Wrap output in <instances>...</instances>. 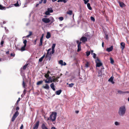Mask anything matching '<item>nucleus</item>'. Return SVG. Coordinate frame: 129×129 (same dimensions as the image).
Returning a JSON list of instances; mask_svg holds the SVG:
<instances>
[{
	"instance_id": "nucleus-20",
	"label": "nucleus",
	"mask_w": 129,
	"mask_h": 129,
	"mask_svg": "<svg viewBox=\"0 0 129 129\" xmlns=\"http://www.w3.org/2000/svg\"><path fill=\"white\" fill-rule=\"evenodd\" d=\"M50 87L53 90L55 91V90L53 83H52L50 84Z\"/></svg>"
},
{
	"instance_id": "nucleus-1",
	"label": "nucleus",
	"mask_w": 129,
	"mask_h": 129,
	"mask_svg": "<svg viewBox=\"0 0 129 129\" xmlns=\"http://www.w3.org/2000/svg\"><path fill=\"white\" fill-rule=\"evenodd\" d=\"M126 111L125 106H121L119 108L118 113L120 116H123L125 114Z\"/></svg>"
},
{
	"instance_id": "nucleus-57",
	"label": "nucleus",
	"mask_w": 129,
	"mask_h": 129,
	"mask_svg": "<svg viewBox=\"0 0 129 129\" xmlns=\"http://www.w3.org/2000/svg\"><path fill=\"white\" fill-rule=\"evenodd\" d=\"M32 32H31V31H29V35L30 36H31V35H32Z\"/></svg>"
},
{
	"instance_id": "nucleus-60",
	"label": "nucleus",
	"mask_w": 129,
	"mask_h": 129,
	"mask_svg": "<svg viewBox=\"0 0 129 129\" xmlns=\"http://www.w3.org/2000/svg\"><path fill=\"white\" fill-rule=\"evenodd\" d=\"M43 37H41L40 38V40L43 41Z\"/></svg>"
},
{
	"instance_id": "nucleus-58",
	"label": "nucleus",
	"mask_w": 129,
	"mask_h": 129,
	"mask_svg": "<svg viewBox=\"0 0 129 129\" xmlns=\"http://www.w3.org/2000/svg\"><path fill=\"white\" fill-rule=\"evenodd\" d=\"M19 108L18 107H17L16 108V109L17 110H18L19 109Z\"/></svg>"
},
{
	"instance_id": "nucleus-15",
	"label": "nucleus",
	"mask_w": 129,
	"mask_h": 129,
	"mask_svg": "<svg viewBox=\"0 0 129 129\" xmlns=\"http://www.w3.org/2000/svg\"><path fill=\"white\" fill-rule=\"evenodd\" d=\"M42 87L43 88L46 89H49L50 88L49 86L47 84H46L45 85H43Z\"/></svg>"
},
{
	"instance_id": "nucleus-25",
	"label": "nucleus",
	"mask_w": 129,
	"mask_h": 129,
	"mask_svg": "<svg viewBox=\"0 0 129 129\" xmlns=\"http://www.w3.org/2000/svg\"><path fill=\"white\" fill-rule=\"evenodd\" d=\"M87 6L88 9L90 10H91L92 8L90 7V4L89 3H88L87 4Z\"/></svg>"
},
{
	"instance_id": "nucleus-49",
	"label": "nucleus",
	"mask_w": 129,
	"mask_h": 129,
	"mask_svg": "<svg viewBox=\"0 0 129 129\" xmlns=\"http://www.w3.org/2000/svg\"><path fill=\"white\" fill-rule=\"evenodd\" d=\"M68 0H63L62 2H63L64 3H66Z\"/></svg>"
},
{
	"instance_id": "nucleus-44",
	"label": "nucleus",
	"mask_w": 129,
	"mask_h": 129,
	"mask_svg": "<svg viewBox=\"0 0 129 129\" xmlns=\"http://www.w3.org/2000/svg\"><path fill=\"white\" fill-rule=\"evenodd\" d=\"M58 19H59V20L60 21H62L63 20V17H59Z\"/></svg>"
},
{
	"instance_id": "nucleus-38",
	"label": "nucleus",
	"mask_w": 129,
	"mask_h": 129,
	"mask_svg": "<svg viewBox=\"0 0 129 129\" xmlns=\"http://www.w3.org/2000/svg\"><path fill=\"white\" fill-rule=\"evenodd\" d=\"M74 85V84L73 83H71V84H69V87H73Z\"/></svg>"
},
{
	"instance_id": "nucleus-28",
	"label": "nucleus",
	"mask_w": 129,
	"mask_h": 129,
	"mask_svg": "<svg viewBox=\"0 0 129 129\" xmlns=\"http://www.w3.org/2000/svg\"><path fill=\"white\" fill-rule=\"evenodd\" d=\"M45 56V55H44L42 56L41 58H40L39 59V62H41L42 61L43 58H44Z\"/></svg>"
},
{
	"instance_id": "nucleus-35",
	"label": "nucleus",
	"mask_w": 129,
	"mask_h": 129,
	"mask_svg": "<svg viewBox=\"0 0 129 129\" xmlns=\"http://www.w3.org/2000/svg\"><path fill=\"white\" fill-rule=\"evenodd\" d=\"M27 42V40H25L23 42V43L24 44V46H26Z\"/></svg>"
},
{
	"instance_id": "nucleus-40",
	"label": "nucleus",
	"mask_w": 129,
	"mask_h": 129,
	"mask_svg": "<svg viewBox=\"0 0 129 129\" xmlns=\"http://www.w3.org/2000/svg\"><path fill=\"white\" fill-rule=\"evenodd\" d=\"M115 124L116 125H119L120 123L117 121H116L115 122Z\"/></svg>"
},
{
	"instance_id": "nucleus-2",
	"label": "nucleus",
	"mask_w": 129,
	"mask_h": 129,
	"mask_svg": "<svg viewBox=\"0 0 129 129\" xmlns=\"http://www.w3.org/2000/svg\"><path fill=\"white\" fill-rule=\"evenodd\" d=\"M57 113L55 112H52L50 116V119L52 121H55L56 119Z\"/></svg>"
},
{
	"instance_id": "nucleus-55",
	"label": "nucleus",
	"mask_w": 129,
	"mask_h": 129,
	"mask_svg": "<svg viewBox=\"0 0 129 129\" xmlns=\"http://www.w3.org/2000/svg\"><path fill=\"white\" fill-rule=\"evenodd\" d=\"M20 101V98H19L17 101V102L18 103Z\"/></svg>"
},
{
	"instance_id": "nucleus-47",
	"label": "nucleus",
	"mask_w": 129,
	"mask_h": 129,
	"mask_svg": "<svg viewBox=\"0 0 129 129\" xmlns=\"http://www.w3.org/2000/svg\"><path fill=\"white\" fill-rule=\"evenodd\" d=\"M43 43V41L40 40V43L39 45V46H41L42 45Z\"/></svg>"
},
{
	"instance_id": "nucleus-46",
	"label": "nucleus",
	"mask_w": 129,
	"mask_h": 129,
	"mask_svg": "<svg viewBox=\"0 0 129 129\" xmlns=\"http://www.w3.org/2000/svg\"><path fill=\"white\" fill-rule=\"evenodd\" d=\"M89 64V63L88 62H87L85 64V67H88V65Z\"/></svg>"
},
{
	"instance_id": "nucleus-50",
	"label": "nucleus",
	"mask_w": 129,
	"mask_h": 129,
	"mask_svg": "<svg viewBox=\"0 0 129 129\" xmlns=\"http://www.w3.org/2000/svg\"><path fill=\"white\" fill-rule=\"evenodd\" d=\"M4 43V42L2 40L1 41V44L2 45Z\"/></svg>"
},
{
	"instance_id": "nucleus-42",
	"label": "nucleus",
	"mask_w": 129,
	"mask_h": 129,
	"mask_svg": "<svg viewBox=\"0 0 129 129\" xmlns=\"http://www.w3.org/2000/svg\"><path fill=\"white\" fill-rule=\"evenodd\" d=\"M50 12H49L48 11H47L45 13V14L46 15H50Z\"/></svg>"
},
{
	"instance_id": "nucleus-29",
	"label": "nucleus",
	"mask_w": 129,
	"mask_h": 129,
	"mask_svg": "<svg viewBox=\"0 0 129 129\" xmlns=\"http://www.w3.org/2000/svg\"><path fill=\"white\" fill-rule=\"evenodd\" d=\"M86 56H89L90 54V51H87L85 52Z\"/></svg>"
},
{
	"instance_id": "nucleus-26",
	"label": "nucleus",
	"mask_w": 129,
	"mask_h": 129,
	"mask_svg": "<svg viewBox=\"0 0 129 129\" xmlns=\"http://www.w3.org/2000/svg\"><path fill=\"white\" fill-rule=\"evenodd\" d=\"M57 79L55 78L53 79H51L50 80V82L51 83L52 82H55L56 81H57Z\"/></svg>"
},
{
	"instance_id": "nucleus-64",
	"label": "nucleus",
	"mask_w": 129,
	"mask_h": 129,
	"mask_svg": "<svg viewBox=\"0 0 129 129\" xmlns=\"http://www.w3.org/2000/svg\"><path fill=\"white\" fill-rule=\"evenodd\" d=\"M63 25L62 24H59V26L61 27H62V26Z\"/></svg>"
},
{
	"instance_id": "nucleus-48",
	"label": "nucleus",
	"mask_w": 129,
	"mask_h": 129,
	"mask_svg": "<svg viewBox=\"0 0 129 129\" xmlns=\"http://www.w3.org/2000/svg\"><path fill=\"white\" fill-rule=\"evenodd\" d=\"M49 76V75L48 74H47L45 75V77L47 78Z\"/></svg>"
},
{
	"instance_id": "nucleus-41",
	"label": "nucleus",
	"mask_w": 129,
	"mask_h": 129,
	"mask_svg": "<svg viewBox=\"0 0 129 129\" xmlns=\"http://www.w3.org/2000/svg\"><path fill=\"white\" fill-rule=\"evenodd\" d=\"M83 1H84L85 4H87V3L89 2V0H83Z\"/></svg>"
},
{
	"instance_id": "nucleus-10",
	"label": "nucleus",
	"mask_w": 129,
	"mask_h": 129,
	"mask_svg": "<svg viewBox=\"0 0 129 129\" xmlns=\"http://www.w3.org/2000/svg\"><path fill=\"white\" fill-rule=\"evenodd\" d=\"M39 121H38L36 123V124L33 127V129H37L39 125Z\"/></svg>"
},
{
	"instance_id": "nucleus-36",
	"label": "nucleus",
	"mask_w": 129,
	"mask_h": 129,
	"mask_svg": "<svg viewBox=\"0 0 129 129\" xmlns=\"http://www.w3.org/2000/svg\"><path fill=\"white\" fill-rule=\"evenodd\" d=\"M27 65H28V64H26L22 68L24 70H25L26 68Z\"/></svg>"
},
{
	"instance_id": "nucleus-61",
	"label": "nucleus",
	"mask_w": 129,
	"mask_h": 129,
	"mask_svg": "<svg viewBox=\"0 0 129 129\" xmlns=\"http://www.w3.org/2000/svg\"><path fill=\"white\" fill-rule=\"evenodd\" d=\"M46 0H44L43 1V3L44 4H45L46 3Z\"/></svg>"
},
{
	"instance_id": "nucleus-24",
	"label": "nucleus",
	"mask_w": 129,
	"mask_h": 129,
	"mask_svg": "<svg viewBox=\"0 0 129 129\" xmlns=\"http://www.w3.org/2000/svg\"><path fill=\"white\" fill-rule=\"evenodd\" d=\"M61 92V90H59L57 91L56 92V94L57 95H59Z\"/></svg>"
},
{
	"instance_id": "nucleus-43",
	"label": "nucleus",
	"mask_w": 129,
	"mask_h": 129,
	"mask_svg": "<svg viewBox=\"0 0 129 129\" xmlns=\"http://www.w3.org/2000/svg\"><path fill=\"white\" fill-rule=\"evenodd\" d=\"M90 19L92 21L94 22L95 21V19L92 16H91L90 17Z\"/></svg>"
},
{
	"instance_id": "nucleus-11",
	"label": "nucleus",
	"mask_w": 129,
	"mask_h": 129,
	"mask_svg": "<svg viewBox=\"0 0 129 129\" xmlns=\"http://www.w3.org/2000/svg\"><path fill=\"white\" fill-rule=\"evenodd\" d=\"M55 46V44H53L52 47V54H53L55 52V50H54V48Z\"/></svg>"
},
{
	"instance_id": "nucleus-14",
	"label": "nucleus",
	"mask_w": 129,
	"mask_h": 129,
	"mask_svg": "<svg viewBox=\"0 0 129 129\" xmlns=\"http://www.w3.org/2000/svg\"><path fill=\"white\" fill-rule=\"evenodd\" d=\"M51 78V77H49V78H47L45 80V83H49L50 82V79Z\"/></svg>"
},
{
	"instance_id": "nucleus-22",
	"label": "nucleus",
	"mask_w": 129,
	"mask_h": 129,
	"mask_svg": "<svg viewBox=\"0 0 129 129\" xmlns=\"http://www.w3.org/2000/svg\"><path fill=\"white\" fill-rule=\"evenodd\" d=\"M119 3L120 7H122L125 6V5L123 3L119 2Z\"/></svg>"
},
{
	"instance_id": "nucleus-32",
	"label": "nucleus",
	"mask_w": 129,
	"mask_h": 129,
	"mask_svg": "<svg viewBox=\"0 0 129 129\" xmlns=\"http://www.w3.org/2000/svg\"><path fill=\"white\" fill-rule=\"evenodd\" d=\"M43 82V81H39L37 83V85H39L41 84Z\"/></svg>"
},
{
	"instance_id": "nucleus-33",
	"label": "nucleus",
	"mask_w": 129,
	"mask_h": 129,
	"mask_svg": "<svg viewBox=\"0 0 129 129\" xmlns=\"http://www.w3.org/2000/svg\"><path fill=\"white\" fill-rule=\"evenodd\" d=\"M26 46H24V45L21 48V50L22 51H24L25 50V48Z\"/></svg>"
},
{
	"instance_id": "nucleus-8",
	"label": "nucleus",
	"mask_w": 129,
	"mask_h": 129,
	"mask_svg": "<svg viewBox=\"0 0 129 129\" xmlns=\"http://www.w3.org/2000/svg\"><path fill=\"white\" fill-rule=\"evenodd\" d=\"M46 124L45 123H43L41 125V127L42 129H48L46 126Z\"/></svg>"
},
{
	"instance_id": "nucleus-54",
	"label": "nucleus",
	"mask_w": 129,
	"mask_h": 129,
	"mask_svg": "<svg viewBox=\"0 0 129 129\" xmlns=\"http://www.w3.org/2000/svg\"><path fill=\"white\" fill-rule=\"evenodd\" d=\"M23 124H22L21 126V127H20V129H23Z\"/></svg>"
},
{
	"instance_id": "nucleus-7",
	"label": "nucleus",
	"mask_w": 129,
	"mask_h": 129,
	"mask_svg": "<svg viewBox=\"0 0 129 129\" xmlns=\"http://www.w3.org/2000/svg\"><path fill=\"white\" fill-rule=\"evenodd\" d=\"M42 20L43 22L46 23L50 22L49 18H44L42 19Z\"/></svg>"
},
{
	"instance_id": "nucleus-51",
	"label": "nucleus",
	"mask_w": 129,
	"mask_h": 129,
	"mask_svg": "<svg viewBox=\"0 0 129 129\" xmlns=\"http://www.w3.org/2000/svg\"><path fill=\"white\" fill-rule=\"evenodd\" d=\"M105 38H106V39H108V35H105Z\"/></svg>"
},
{
	"instance_id": "nucleus-4",
	"label": "nucleus",
	"mask_w": 129,
	"mask_h": 129,
	"mask_svg": "<svg viewBox=\"0 0 129 129\" xmlns=\"http://www.w3.org/2000/svg\"><path fill=\"white\" fill-rule=\"evenodd\" d=\"M95 62L96 63V67H99L102 65V63L100 62L99 59L97 58L96 60H95Z\"/></svg>"
},
{
	"instance_id": "nucleus-34",
	"label": "nucleus",
	"mask_w": 129,
	"mask_h": 129,
	"mask_svg": "<svg viewBox=\"0 0 129 129\" xmlns=\"http://www.w3.org/2000/svg\"><path fill=\"white\" fill-rule=\"evenodd\" d=\"M110 62L112 64H113L114 62V61L113 59L111 58L110 57Z\"/></svg>"
},
{
	"instance_id": "nucleus-62",
	"label": "nucleus",
	"mask_w": 129,
	"mask_h": 129,
	"mask_svg": "<svg viewBox=\"0 0 129 129\" xmlns=\"http://www.w3.org/2000/svg\"><path fill=\"white\" fill-rule=\"evenodd\" d=\"M104 43L103 42L102 44V46L103 47H104Z\"/></svg>"
},
{
	"instance_id": "nucleus-19",
	"label": "nucleus",
	"mask_w": 129,
	"mask_h": 129,
	"mask_svg": "<svg viewBox=\"0 0 129 129\" xmlns=\"http://www.w3.org/2000/svg\"><path fill=\"white\" fill-rule=\"evenodd\" d=\"M120 45L121 46V48L122 50H123L125 47V44L123 42H121L120 43Z\"/></svg>"
},
{
	"instance_id": "nucleus-39",
	"label": "nucleus",
	"mask_w": 129,
	"mask_h": 129,
	"mask_svg": "<svg viewBox=\"0 0 129 129\" xmlns=\"http://www.w3.org/2000/svg\"><path fill=\"white\" fill-rule=\"evenodd\" d=\"M5 7L3 6L2 5L0 4V9L3 10L4 9Z\"/></svg>"
},
{
	"instance_id": "nucleus-59",
	"label": "nucleus",
	"mask_w": 129,
	"mask_h": 129,
	"mask_svg": "<svg viewBox=\"0 0 129 129\" xmlns=\"http://www.w3.org/2000/svg\"><path fill=\"white\" fill-rule=\"evenodd\" d=\"M43 1V0H41V1L39 2V4L41 3Z\"/></svg>"
},
{
	"instance_id": "nucleus-9",
	"label": "nucleus",
	"mask_w": 129,
	"mask_h": 129,
	"mask_svg": "<svg viewBox=\"0 0 129 129\" xmlns=\"http://www.w3.org/2000/svg\"><path fill=\"white\" fill-rule=\"evenodd\" d=\"M80 40L83 42H84L87 41V39L86 37H83L81 38Z\"/></svg>"
},
{
	"instance_id": "nucleus-37",
	"label": "nucleus",
	"mask_w": 129,
	"mask_h": 129,
	"mask_svg": "<svg viewBox=\"0 0 129 129\" xmlns=\"http://www.w3.org/2000/svg\"><path fill=\"white\" fill-rule=\"evenodd\" d=\"M102 72L101 71H99L98 72V76H101L102 75Z\"/></svg>"
},
{
	"instance_id": "nucleus-13",
	"label": "nucleus",
	"mask_w": 129,
	"mask_h": 129,
	"mask_svg": "<svg viewBox=\"0 0 129 129\" xmlns=\"http://www.w3.org/2000/svg\"><path fill=\"white\" fill-rule=\"evenodd\" d=\"M113 49V47L112 46H111L110 47L107 48L106 50L108 52H110L112 51Z\"/></svg>"
},
{
	"instance_id": "nucleus-5",
	"label": "nucleus",
	"mask_w": 129,
	"mask_h": 129,
	"mask_svg": "<svg viewBox=\"0 0 129 129\" xmlns=\"http://www.w3.org/2000/svg\"><path fill=\"white\" fill-rule=\"evenodd\" d=\"M19 114V113L18 111H16L13 115L12 119L11 121L12 122H13L15 120V118Z\"/></svg>"
},
{
	"instance_id": "nucleus-16",
	"label": "nucleus",
	"mask_w": 129,
	"mask_h": 129,
	"mask_svg": "<svg viewBox=\"0 0 129 129\" xmlns=\"http://www.w3.org/2000/svg\"><path fill=\"white\" fill-rule=\"evenodd\" d=\"M113 77L112 76L109 79L108 81L109 82L112 83V84H114V82L113 81Z\"/></svg>"
},
{
	"instance_id": "nucleus-17",
	"label": "nucleus",
	"mask_w": 129,
	"mask_h": 129,
	"mask_svg": "<svg viewBox=\"0 0 129 129\" xmlns=\"http://www.w3.org/2000/svg\"><path fill=\"white\" fill-rule=\"evenodd\" d=\"M50 22L52 23L54 21V20L53 18L52 17H50L49 18Z\"/></svg>"
},
{
	"instance_id": "nucleus-27",
	"label": "nucleus",
	"mask_w": 129,
	"mask_h": 129,
	"mask_svg": "<svg viewBox=\"0 0 129 129\" xmlns=\"http://www.w3.org/2000/svg\"><path fill=\"white\" fill-rule=\"evenodd\" d=\"M47 11L50 12V13H52L53 12V10L51 8H48Z\"/></svg>"
},
{
	"instance_id": "nucleus-23",
	"label": "nucleus",
	"mask_w": 129,
	"mask_h": 129,
	"mask_svg": "<svg viewBox=\"0 0 129 129\" xmlns=\"http://www.w3.org/2000/svg\"><path fill=\"white\" fill-rule=\"evenodd\" d=\"M72 13L73 12L72 11V10H70L68 11L67 12V13L70 15H71L72 14Z\"/></svg>"
},
{
	"instance_id": "nucleus-18",
	"label": "nucleus",
	"mask_w": 129,
	"mask_h": 129,
	"mask_svg": "<svg viewBox=\"0 0 129 129\" xmlns=\"http://www.w3.org/2000/svg\"><path fill=\"white\" fill-rule=\"evenodd\" d=\"M51 36V34L50 32H47V35L46 37V38L47 39H48Z\"/></svg>"
},
{
	"instance_id": "nucleus-31",
	"label": "nucleus",
	"mask_w": 129,
	"mask_h": 129,
	"mask_svg": "<svg viewBox=\"0 0 129 129\" xmlns=\"http://www.w3.org/2000/svg\"><path fill=\"white\" fill-rule=\"evenodd\" d=\"M91 55H92L94 59L96 58V55L95 53H92Z\"/></svg>"
},
{
	"instance_id": "nucleus-12",
	"label": "nucleus",
	"mask_w": 129,
	"mask_h": 129,
	"mask_svg": "<svg viewBox=\"0 0 129 129\" xmlns=\"http://www.w3.org/2000/svg\"><path fill=\"white\" fill-rule=\"evenodd\" d=\"M59 63L61 66H65L66 64V63L65 62H63V60H60L59 61Z\"/></svg>"
},
{
	"instance_id": "nucleus-56",
	"label": "nucleus",
	"mask_w": 129,
	"mask_h": 129,
	"mask_svg": "<svg viewBox=\"0 0 129 129\" xmlns=\"http://www.w3.org/2000/svg\"><path fill=\"white\" fill-rule=\"evenodd\" d=\"M51 129H57L54 126H52L51 127Z\"/></svg>"
},
{
	"instance_id": "nucleus-30",
	"label": "nucleus",
	"mask_w": 129,
	"mask_h": 129,
	"mask_svg": "<svg viewBox=\"0 0 129 129\" xmlns=\"http://www.w3.org/2000/svg\"><path fill=\"white\" fill-rule=\"evenodd\" d=\"M23 83H22V85L23 87L24 88H25V84L24 82V78H24L23 77Z\"/></svg>"
},
{
	"instance_id": "nucleus-45",
	"label": "nucleus",
	"mask_w": 129,
	"mask_h": 129,
	"mask_svg": "<svg viewBox=\"0 0 129 129\" xmlns=\"http://www.w3.org/2000/svg\"><path fill=\"white\" fill-rule=\"evenodd\" d=\"M14 6L16 7H18L19 6V4L18 3V2L17 3L14 4Z\"/></svg>"
},
{
	"instance_id": "nucleus-6",
	"label": "nucleus",
	"mask_w": 129,
	"mask_h": 129,
	"mask_svg": "<svg viewBox=\"0 0 129 129\" xmlns=\"http://www.w3.org/2000/svg\"><path fill=\"white\" fill-rule=\"evenodd\" d=\"M76 42L78 44V49L77 51L78 52H79L81 50V42H79V41L78 40L76 41Z\"/></svg>"
},
{
	"instance_id": "nucleus-63",
	"label": "nucleus",
	"mask_w": 129,
	"mask_h": 129,
	"mask_svg": "<svg viewBox=\"0 0 129 129\" xmlns=\"http://www.w3.org/2000/svg\"><path fill=\"white\" fill-rule=\"evenodd\" d=\"M9 51H7L6 52V54H9Z\"/></svg>"
},
{
	"instance_id": "nucleus-52",
	"label": "nucleus",
	"mask_w": 129,
	"mask_h": 129,
	"mask_svg": "<svg viewBox=\"0 0 129 129\" xmlns=\"http://www.w3.org/2000/svg\"><path fill=\"white\" fill-rule=\"evenodd\" d=\"M37 39H36L34 40V44L35 45L36 44V42L37 41Z\"/></svg>"
},
{
	"instance_id": "nucleus-3",
	"label": "nucleus",
	"mask_w": 129,
	"mask_h": 129,
	"mask_svg": "<svg viewBox=\"0 0 129 129\" xmlns=\"http://www.w3.org/2000/svg\"><path fill=\"white\" fill-rule=\"evenodd\" d=\"M51 48H50L48 50L47 54L46 56V57L49 60H50L51 57L52 56V52H49L51 50Z\"/></svg>"
},
{
	"instance_id": "nucleus-53",
	"label": "nucleus",
	"mask_w": 129,
	"mask_h": 129,
	"mask_svg": "<svg viewBox=\"0 0 129 129\" xmlns=\"http://www.w3.org/2000/svg\"><path fill=\"white\" fill-rule=\"evenodd\" d=\"M11 56H12L13 57H14L15 56V54L13 53H11Z\"/></svg>"
},
{
	"instance_id": "nucleus-21",
	"label": "nucleus",
	"mask_w": 129,
	"mask_h": 129,
	"mask_svg": "<svg viewBox=\"0 0 129 129\" xmlns=\"http://www.w3.org/2000/svg\"><path fill=\"white\" fill-rule=\"evenodd\" d=\"M117 92L118 93L120 94H123L127 92H123L121 90H118V91Z\"/></svg>"
}]
</instances>
